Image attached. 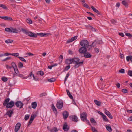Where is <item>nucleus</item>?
<instances>
[{"mask_svg":"<svg viewBox=\"0 0 132 132\" xmlns=\"http://www.w3.org/2000/svg\"><path fill=\"white\" fill-rule=\"evenodd\" d=\"M21 30L23 32L27 35H28L29 36L37 38V35L41 37H45L47 36L49 34V33H38L36 34L32 33L30 31L27 30H26L23 28H21Z\"/></svg>","mask_w":132,"mask_h":132,"instance_id":"f257e3e1","label":"nucleus"},{"mask_svg":"<svg viewBox=\"0 0 132 132\" xmlns=\"http://www.w3.org/2000/svg\"><path fill=\"white\" fill-rule=\"evenodd\" d=\"M96 41V40H95V41L92 43L91 45H89V43L86 40H82L80 42V45L82 46L83 47H85L88 49V50H89L91 49L92 46H94L95 45H93L94 43Z\"/></svg>","mask_w":132,"mask_h":132,"instance_id":"f03ea898","label":"nucleus"},{"mask_svg":"<svg viewBox=\"0 0 132 132\" xmlns=\"http://www.w3.org/2000/svg\"><path fill=\"white\" fill-rule=\"evenodd\" d=\"M5 30L6 31L9 32H12L13 33H18L19 32L21 31L20 29V31H19L15 28H13L11 27V28H6L5 29Z\"/></svg>","mask_w":132,"mask_h":132,"instance_id":"7ed1b4c3","label":"nucleus"},{"mask_svg":"<svg viewBox=\"0 0 132 132\" xmlns=\"http://www.w3.org/2000/svg\"><path fill=\"white\" fill-rule=\"evenodd\" d=\"M87 114L85 112H83L80 115V118L81 120L83 121H86L88 123H89V121L86 119Z\"/></svg>","mask_w":132,"mask_h":132,"instance_id":"20e7f679","label":"nucleus"},{"mask_svg":"<svg viewBox=\"0 0 132 132\" xmlns=\"http://www.w3.org/2000/svg\"><path fill=\"white\" fill-rule=\"evenodd\" d=\"M87 50L86 47H82L79 49L78 51L81 54H84L87 52Z\"/></svg>","mask_w":132,"mask_h":132,"instance_id":"39448f33","label":"nucleus"},{"mask_svg":"<svg viewBox=\"0 0 132 132\" xmlns=\"http://www.w3.org/2000/svg\"><path fill=\"white\" fill-rule=\"evenodd\" d=\"M63 103L61 100L58 101L56 104L57 108L58 109H61L63 107Z\"/></svg>","mask_w":132,"mask_h":132,"instance_id":"423d86ee","label":"nucleus"},{"mask_svg":"<svg viewBox=\"0 0 132 132\" xmlns=\"http://www.w3.org/2000/svg\"><path fill=\"white\" fill-rule=\"evenodd\" d=\"M15 104L17 107H19L20 109L22 108L23 105V103L19 101L16 102Z\"/></svg>","mask_w":132,"mask_h":132,"instance_id":"0eeeda50","label":"nucleus"},{"mask_svg":"<svg viewBox=\"0 0 132 132\" xmlns=\"http://www.w3.org/2000/svg\"><path fill=\"white\" fill-rule=\"evenodd\" d=\"M14 103L13 101H11L7 104L6 108H11L14 105Z\"/></svg>","mask_w":132,"mask_h":132,"instance_id":"6e6552de","label":"nucleus"},{"mask_svg":"<svg viewBox=\"0 0 132 132\" xmlns=\"http://www.w3.org/2000/svg\"><path fill=\"white\" fill-rule=\"evenodd\" d=\"M21 126V124L20 123H17L15 128L14 131L15 132H17Z\"/></svg>","mask_w":132,"mask_h":132,"instance_id":"1a4fd4ad","label":"nucleus"},{"mask_svg":"<svg viewBox=\"0 0 132 132\" xmlns=\"http://www.w3.org/2000/svg\"><path fill=\"white\" fill-rule=\"evenodd\" d=\"M70 119L72 121L77 122L78 121L77 117L76 116L73 115L70 116Z\"/></svg>","mask_w":132,"mask_h":132,"instance_id":"9d476101","label":"nucleus"},{"mask_svg":"<svg viewBox=\"0 0 132 132\" xmlns=\"http://www.w3.org/2000/svg\"><path fill=\"white\" fill-rule=\"evenodd\" d=\"M83 63V61H82V62H79L75 63L76 64L74 65V67L75 68H76L78 67L79 66L82 65Z\"/></svg>","mask_w":132,"mask_h":132,"instance_id":"9b49d317","label":"nucleus"},{"mask_svg":"<svg viewBox=\"0 0 132 132\" xmlns=\"http://www.w3.org/2000/svg\"><path fill=\"white\" fill-rule=\"evenodd\" d=\"M51 109L53 110L54 113L56 114L57 113V110L54 106L53 104H52L51 105Z\"/></svg>","mask_w":132,"mask_h":132,"instance_id":"f8f14e48","label":"nucleus"},{"mask_svg":"<svg viewBox=\"0 0 132 132\" xmlns=\"http://www.w3.org/2000/svg\"><path fill=\"white\" fill-rule=\"evenodd\" d=\"M13 113V110H10L8 111L6 113V114L9 116V117H11Z\"/></svg>","mask_w":132,"mask_h":132,"instance_id":"ddd939ff","label":"nucleus"},{"mask_svg":"<svg viewBox=\"0 0 132 132\" xmlns=\"http://www.w3.org/2000/svg\"><path fill=\"white\" fill-rule=\"evenodd\" d=\"M10 100V99L9 98L6 99L4 101L3 103V105L4 106H6L7 104L9 103V102Z\"/></svg>","mask_w":132,"mask_h":132,"instance_id":"4468645a","label":"nucleus"},{"mask_svg":"<svg viewBox=\"0 0 132 132\" xmlns=\"http://www.w3.org/2000/svg\"><path fill=\"white\" fill-rule=\"evenodd\" d=\"M72 59L73 63H75L79 62L80 61V59L78 57H74Z\"/></svg>","mask_w":132,"mask_h":132,"instance_id":"2eb2a0df","label":"nucleus"},{"mask_svg":"<svg viewBox=\"0 0 132 132\" xmlns=\"http://www.w3.org/2000/svg\"><path fill=\"white\" fill-rule=\"evenodd\" d=\"M84 56L86 58H90L92 56V55L89 53H85L84 55Z\"/></svg>","mask_w":132,"mask_h":132,"instance_id":"dca6fc26","label":"nucleus"},{"mask_svg":"<svg viewBox=\"0 0 132 132\" xmlns=\"http://www.w3.org/2000/svg\"><path fill=\"white\" fill-rule=\"evenodd\" d=\"M77 38V36H75L73 37H72L71 39H69L67 41V43H70L71 42L73 41L76 40Z\"/></svg>","mask_w":132,"mask_h":132,"instance_id":"f3484780","label":"nucleus"},{"mask_svg":"<svg viewBox=\"0 0 132 132\" xmlns=\"http://www.w3.org/2000/svg\"><path fill=\"white\" fill-rule=\"evenodd\" d=\"M63 118L65 119H66L69 115L67 111H65L63 112Z\"/></svg>","mask_w":132,"mask_h":132,"instance_id":"a211bd4d","label":"nucleus"},{"mask_svg":"<svg viewBox=\"0 0 132 132\" xmlns=\"http://www.w3.org/2000/svg\"><path fill=\"white\" fill-rule=\"evenodd\" d=\"M121 3L126 7L128 8V3L125 0L121 2Z\"/></svg>","mask_w":132,"mask_h":132,"instance_id":"6ab92c4d","label":"nucleus"},{"mask_svg":"<svg viewBox=\"0 0 132 132\" xmlns=\"http://www.w3.org/2000/svg\"><path fill=\"white\" fill-rule=\"evenodd\" d=\"M63 129L65 131H67L68 130V128L67 123H64L63 127Z\"/></svg>","mask_w":132,"mask_h":132,"instance_id":"aec40b11","label":"nucleus"},{"mask_svg":"<svg viewBox=\"0 0 132 132\" xmlns=\"http://www.w3.org/2000/svg\"><path fill=\"white\" fill-rule=\"evenodd\" d=\"M65 62L67 64H70L73 63L72 59H67L66 60Z\"/></svg>","mask_w":132,"mask_h":132,"instance_id":"412c9836","label":"nucleus"},{"mask_svg":"<svg viewBox=\"0 0 132 132\" xmlns=\"http://www.w3.org/2000/svg\"><path fill=\"white\" fill-rule=\"evenodd\" d=\"M91 8L93 10L95 13L98 14H100V13L93 6H91Z\"/></svg>","mask_w":132,"mask_h":132,"instance_id":"4be33fe9","label":"nucleus"},{"mask_svg":"<svg viewBox=\"0 0 132 132\" xmlns=\"http://www.w3.org/2000/svg\"><path fill=\"white\" fill-rule=\"evenodd\" d=\"M127 61L128 62L129 61H130L131 62H132V56L130 55L126 57Z\"/></svg>","mask_w":132,"mask_h":132,"instance_id":"5701e85b","label":"nucleus"},{"mask_svg":"<svg viewBox=\"0 0 132 132\" xmlns=\"http://www.w3.org/2000/svg\"><path fill=\"white\" fill-rule=\"evenodd\" d=\"M106 128L107 130L109 132H111L112 131V129L110 125H108L106 126Z\"/></svg>","mask_w":132,"mask_h":132,"instance_id":"b1692460","label":"nucleus"},{"mask_svg":"<svg viewBox=\"0 0 132 132\" xmlns=\"http://www.w3.org/2000/svg\"><path fill=\"white\" fill-rule=\"evenodd\" d=\"M66 91H67V94L68 95L69 97L71 99H73V97L72 96V95L71 94L69 91L67 89L66 90Z\"/></svg>","mask_w":132,"mask_h":132,"instance_id":"393cba45","label":"nucleus"},{"mask_svg":"<svg viewBox=\"0 0 132 132\" xmlns=\"http://www.w3.org/2000/svg\"><path fill=\"white\" fill-rule=\"evenodd\" d=\"M32 107L33 109H35L37 106V103L36 102L32 103L31 104Z\"/></svg>","mask_w":132,"mask_h":132,"instance_id":"a878e982","label":"nucleus"},{"mask_svg":"<svg viewBox=\"0 0 132 132\" xmlns=\"http://www.w3.org/2000/svg\"><path fill=\"white\" fill-rule=\"evenodd\" d=\"M94 102L98 106H100L101 104L100 102L96 100H94Z\"/></svg>","mask_w":132,"mask_h":132,"instance_id":"bb28decb","label":"nucleus"},{"mask_svg":"<svg viewBox=\"0 0 132 132\" xmlns=\"http://www.w3.org/2000/svg\"><path fill=\"white\" fill-rule=\"evenodd\" d=\"M37 74L42 76H43L44 74L43 71L42 70L38 71L37 72Z\"/></svg>","mask_w":132,"mask_h":132,"instance_id":"cd10ccee","label":"nucleus"},{"mask_svg":"<svg viewBox=\"0 0 132 132\" xmlns=\"http://www.w3.org/2000/svg\"><path fill=\"white\" fill-rule=\"evenodd\" d=\"M11 64L12 65L11 67H12V68H13L14 69L15 68L16 69L17 68V65L15 62H12L11 63Z\"/></svg>","mask_w":132,"mask_h":132,"instance_id":"c85d7f7f","label":"nucleus"},{"mask_svg":"<svg viewBox=\"0 0 132 132\" xmlns=\"http://www.w3.org/2000/svg\"><path fill=\"white\" fill-rule=\"evenodd\" d=\"M58 131V130L57 128L54 127L52 128L51 130V132H57Z\"/></svg>","mask_w":132,"mask_h":132,"instance_id":"c756f323","label":"nucleus"},{"mask_svg":"<svg viewBox=\"0 0 132 132\" xmlns=\"http://www.w3.org/2000/svg\"><path fill=\"white\" fill-rule=\"evenodd\" d=\"M18 67L19 68H21L23 67V63L21 62H19L18 63Z\"/></svg>","mask_w":132,"mask_h":132,"instance_id":"7c9ffc66","label":"nucleus"},{"mask_svg":"<svg viewBox=\"0 0 132 132\" xmlns=\"http://www.w3.org/2000/svg\"><path fill=\"white\" fill-rule=\"evenodd\" d=\"M1 79L4 82H6L8 80L7 78L5 77H2Z\"/></svg>","mask_w":132,"mask_h":132,"instance_id":"2f4dec72","label":"nucleus"},{"mask_svg":"<svg viewBox=\"0 0 132 132\" xmlns=\"http://www.w3.org/2000/svg\"><path fill=\"white\" fill-rule=\"evenodd\" d=\"M0 7H1L3 9L6 10H7V9L6 6L3 4H0Z\"/></svg>","mask_w":132,"mask_h":132,"instance_id":"473e14b6","label":"nucleus"},{"mask_svg":"<svg viewBox=\"0 0 132 132\" xmlns=\"http://www.w3.org/2000/svg\"><path fill=\"white\" fill-rule=\"evenodd\" d=\"M18 57L19 58V59H20L22 61H24L25 63L27 62L26 60H25V59L23 57Z\"/></svg>","mask_w":132,"mask_h":132,"instance_id":"72a5a7b5","label":"nucleus"},{"mask_svg":"<svg viewBox=\"0 0 132 132\" xmlns=\"http://www.w3.org/2000/svg\"><path fill=\"white\" fill-rule=\"evenodd\" d=\"M36 116V115H34V114L32 115L30 117V120H31L33 121Z\"/></svg>","mask_w":132,"mask_h":132,"instance_id":"f704fd0d","label":"nucleus"},{"mask_svg":"<svg viewBox=\"0 0 132 132\" xmlns=\"http://www.w3.org/2000/svg\"><path fill=\"white\" fill-rule=\"evenodd\" d=\"M103 120L104 121H108V120L106 117V116L104 114L102 116Z\"/></svg>","mask_w":132,"mask_h":132,"instance_id":"c9c22d12","label":"nucleus"},{"mask_svg":"<svg viewBox=\"0 0 132 132\" xmlns=\"http://www.w3.org/2000/svg\"><path fill=\"white\" fill-rule=\"evenodd\" d=\"M13 42V40L11 39H7L5 41V42L6 43H11Z\"/></svg>","mask_w":132,"mask_h":132,"instance_id":"e433bc0d","label":"nucleus"},{"mask_svg":"<svg viewBox=\"0 0 132 132\" xmlns=\"http://www.w3.org/2000/svg\"><path fill=\"white\" fill-rule=\"evenodd\" d=\"M16 76H19V77H20L21 78H23V79H26L27 78V77H23V75L22 74H20L19 75L18 74V75H16Z\"/></svg>","mask_w":132,"mask_h":132,"instance_id":"4c0bfd02","label":"nucleus"},{"mask_svg":"<svg viewBox=\"0 0 132 132\" xmlns=\"http://www.w3.org/2000/svg\"><path fill=\"white\" fill-rule=\"evenodd\" d=\"M14 70L15 71V73L17 74V75H18L19 74V72L18 69L17 68H16V69L15 68L14 69Z\"/></svg>","mask_w":132,"mask_h":132,"instance_id":"58836bf2","label":"nucleus"},{"mask_svg":"<svg viewBox=\"0 0 132 132\" xmlns=\"http://www.w3.org/2000/svg\"><path fill=\"white\" fill-rule=\"evenodd\" d=\"M89 29H90L92 30V31H96V29L93 27H92L91 26H89Z\"/></svg>","mask_w":132,"mask_h":132,"instance_id":"ea45409f","label":"nucleus"},{"mask_svg":"<svg viewBox=\"0 0 132 132\" xmlns=\"http://www.w3.org/2000/svg\"><path fill=\"white\" fill-rule=\"evenodd\" d=\"M19 55V54L18 53H12V55L16 57H18V56Z\"/></svg>","mask_w":132,"mask_h":132,"instance_id":"a19ab883","label":"nucleus"},{"mask_svg":"<svg viewBox=\"0 0 132 132\" xmlns=\"http://www.w3.org/2000/svg\"><path fill=\"white\" fill-rule=\"evenodd\" d=\"M125 35L130 38H131L132 37V35L129 33H126L125 34Z\"/></svg>","mask_w":132,"mask_h":132,"instance_id":"79ce46f5","label":"nucleus"},{"mask_svg":"<svg viewBox=\"0 0 132 132\" xmlns=\"http://www.w3.org/2000/svg\"><path fill=\"white\" fill-rule=\"evenodd\" d=\"M83 6L84 7H86L89 9H90V8L89 7L88 5L86 3H84L83 4Z\"/></svg>","mask_w":132,"mask_h":132,"instance_id":"37998d69","label":"nucleus"},{"mask_svg":"<svg viewBox=\"0 0 132 132\" xmlns=\"http://www.w3.org/2000/svg\"><path fill=\"white\" fill-rule=\"evenodd\" d=\"M90 122L92 123H95L96 122L94 119L93 118H91L90 120Z\"/></svg>","mask_w":132,"mask_h":132,"instance_id":"c03bdc74","label":"nucleus"},{"mask_svg":"<svg viewBox=\"0 0 132 132\" xmlns=\"http://www.w3.org/2000/svg\"><path fill=\"white\" fill-rule=\"evenodd\" d=\"M26 21L29 24H31L32 23V21L29 18L27 19Z\"/></svg>","mask_w":132,"mask_h":132,"instance_id":"a18cd8bd","label":"nucleus"},{"mask_svg":"<svg viewBox=\"0 0 132 132\" xmlns=\"http://www.w3.org/2000/svg\"><path fill=\"white\" fill-rule=\"evenodd\" d=\"M57 65V63H55L53 65H50V69H51L53 67H54L56 66Z\"/></svg>","mask_w":132,"mask_h":132,"instance_id":"49530a36","label":"nucleus"},{"mask_svg":"<svg viewBox=\"0 0 132 132\" xmlns=\"http://www.w3.org/2000/svg\"><path fill=\"white\" fill-rule=\"evenodd\" d=\"M91 129L93 132H98L94 127H91Z\"/></svg>","mask_w":132,"mask_h":132,"instance_id":"de8ad7c7","label":"nucleus"},{"mask_svg":"<svg viewBox=\"0 0 132 132\" xmlns=\"http://www.w3.org/2000/svg\"><path fill=\"white\" fill-rule=\"evenodd\" d=\"M47 95L46 93H41L40 95V97H42L46 95Z\"/></svg>","mask_w":132,"mask_h":132,"instance_id":"09e8293b","label":"nucleus"},{"mask_svg":"<svg viewBox=\"0 0 132 132\" xmlns=\"http://www.w3.org/2000/svg\"><path fill=\"white\" fill-rule=\"evenodd\" d=\"M118 72L119 73H125V70L124 69L119 70Z\"/></svg>","mask_w":132,"mask_h":132,"instance_id":"8fccbe9b","label":"nucleus"},{"mask_svg":"<svg viewBox=\"0 0 132 132\" xmlns=\"http://www.w3.org/2000/svg\"><path fill=\"white\" fill-rule=\"evenodd\" d=\"M56 79L55 78H53L50 79V82H53L55 81Z\"/></svg>","mask_w":132,"mask_h":132,"instance_id":"3c124183","label":"nucleus"},{"mask_svg":"<svg viewBox=\"0 0 132 132\" xmlns=\"http://www.w3.org/2000/svg\"><path fill=\"white\" fill-rule=\"evenodd\" d=\"M11 58V57H7L5 59H4L3 60H2V61H7V60H9Z\"/></svg>","mask_w":132,"mask_h":132,"instance_id":"603ef678","label":"nucleus"},{"mask_svg":"<svg viewBox=\"0 0 132 132\" xmlns=\"http://www.w3.org/2000/svg\"><path fill=\"white\" fill-rule=\"evenodd\" d=\"M29 115L26 114L25 116L24 119L26 120H27L29 119Z\"/></svg>","mask_w":132,"mask_h":132,"instance_id":"864d4df0","label":"nucleus"},{"mask_svg":"<svg viewBox=\"0 0 132 132\" xmlns=\"http://www.w3.org/2000/svg\"><path fill=\"white\" fill-rule=\"evenodd\" d=\"M121 91L124 93H127L128 92V90L126 89H122Z\"/></svg>","mask_w":132,"mask_h":132,"instance_id":"5fc2aeb1","label":"nucleus"},{"mask_svg":"<svg viewBox=\"0 0 132 132\" xmlns=\"http://www.w3.org/2000/svg\"><path fill=\"white\" fill-rule=\"evenodd\" d=\"M6 20L12 21L13 19L12 18L10 17L7 16V17Z\"/></svg>","mask_w":132,"mask_h":132,"instance_id":"6e6d98bb","label":"nucleus"},{"mask_svg":"<svg viewBox=\"0 0 132 132\" xmlns=\"http://www.w3.org/2000/svg\"><path fill=\"white\" fill-rule=\"evenodd\" d=\"M128 75L130 76H132V71L129 70L128 72Z\"/></svg>","mask_w":132,"mask_h":132,"instance_id":"4d7b16f0","label":"nucleus"},{"mask_svg":"<svg viewBox=\"0 0 132 132\" xmlns=\"http://www.w3.org/2000/svg\"><path fill=\"white\" fill-rule=\"evenodd\" d=\"M69 73H68L67 75H66V76L65 77V81H64V83H65V81H66V80H67L68 78V77H69Z\"/></svg>","mask_w":132,"mask_h":132,"instance_id":"13d9d810","label":"nucleus"},{"mask_svg":"<svg viewBox=\"0 0 132 132\" xmlns=\"http://www.w3.org/2000/svg\"><path fill=\"white\" fill-rule=\"evenodd\" d=\"M6 68L7 69H11L12 68V67L11 66H9L8 65H6Z\"/></svg>","mask_w":132,"mask_h":132,"instance_id":"bf43d9fd","label":"nucleus"},{"mask_svg":"<svg viewBox=\"0 0 132 132\" xmlns=\"http://www.w3.org/2000/svg\"><path fill=\"white\" fill-rule=\"evenodd\" d=\"M107 116L110 119H112L113 118L112 116L110 113Z\"/></svg>","mask_w":132,"mask_h":132,"instance_id":"052dcab7","label":"nucleus"},{"mask_svg":"<svg viewBox=\"0 0 132 132\" xmlns=\"http://www.w3.org/2000/svg\"><path fill=\"white\" fill-rule=\"evenodd\" d=\"M94 50L95 52L96 53H98L99 52V49L97 48H94Z\"/></svg>","mask_w":132,"mask_h":132,"instance_id":"680f3d73","label":"nucleus"},{"mask_svg":"<svg viewBox=\"0 0 132 132\" xmlns=\"http://www.w3.org/2000/svg\"><path fill=\"white\" fill-rule=\"evenodd\" d=\"M7 16H0V18L4 19L5 20H6Z\"/></svg>","mask_w":132,"mask_h":132,"instance_id":"e2e57ef3","label":"nucleus"},{"mask_svg":"<svg viewBox=\"0 0 132 132\" xmlns=\"http://www.w3.org/2000/svg\"><path fill=\"white\" fill-rule=\"evenodd\" d=\"M4 55L6 56H8L9 55H12V53H6L4 54Z\"/></svg>","mask_w":132,"mask_h":132,"instance_id":"0e129e2a","label":"nucleus"},{"mask_svg":"<svg viewBox=\"0 0 132 132\" xmlns=\"http://www.w3.org/2000/svg\"><path fill=\"white\" fill-rule=\"evenodd\" d=\"M33 77L34 79L36 81H37V80H38L39 79V78H36L34 76V75H33Z\"/></svg>","mask_w":132,"mask_h":132,"instance_id":"69168bd1","label":"nucleus"},{"mask_svg":"<svg viewBox=\"0 0 132 132\" xmlns=\"http://www.w3.org/2000/svg\"><path fill=\"white\" fill-rule=\"evenodd\" d=\"M105 113L107 115H108L109 113H110L108 111L106 110H105Z\"/></svg>","mask_w":132,"mask_h":132,"instance_id":"338daca9","label":"nucleus"},{"mask_svg":"<svg viewBox=\"0 0 132 132\" xmlns=\"http://www.w3.org/2000/svg\"><path fill=\"white\" fill-rule=\"evenodd\" d=\"M33 75H34L32 74V72H31L30 73V74L28 75V77H31L32 76H33Z\"/></svg>","mask_w":132,"mask_h":132,"instance_id":"774afa93","label":"nucleus"}]
</instances>
